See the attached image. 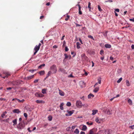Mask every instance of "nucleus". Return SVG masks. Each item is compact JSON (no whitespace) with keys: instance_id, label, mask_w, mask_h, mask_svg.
Instances as JSON below:
<instances>
[{"instance_id":"32","label":"nucleus","mask_w":134,"mask_h":134,"mask_svg":"<svg viewBox=\"0 0 134 134\" xmlns=\"http://www.w3.org/2000/svg\"><path fill=\"white\" fill-rule=\"evenodd\" d=\"M64 55L65 57V58L63 60V62H64L65 59H67L68 58V56L67 55V54L66 53L64 54Z\"/></svg>"},{"instance_id":"5","label":"nucleus","mask_w":134,"mask_h":134,"mask_svg":"<svg viewBox=\"0 0 134 134\" xmlns=\"http://www.w3.org/2000/svg\"><path fill=\"white\" fill-rule=\"evenodd\" d=\"M35 96L37 97H42L44 96V95L42 93H36L35 94Z\"/></svg>"},{"instance_id":"46","label":"nucleus","mask_w":134,"mask_h":134,"mask_svg":"<svg viewBox=\"0 0 134 134\" xmlns=\"http://www.w3.org/2000/svg\"><path fill=\"white\" fill-rule=\"evenodd\" d=\"M129 127L132 129H134V125L129 126Z\"/></svg>"},{"instance_id":"41","label":"nucleus","mask_w":134,"mask_h":134,"mask_svg":"<svg viewBox=\"0 0 134 134\" xmlns=\"http://www.w3.org/2000/svg\"><path fill=\"white\" fill-rule=\"evenodd\" d=\"M122 77L120 78L117 81V82L118 83H120L122 80Z\"/></svg>"},{"instance_id":"4","label":"nucleus","mask_w":134,"mask_h":134,"mask_svg":"<svg viewBox=\"0 0 134 134\" xmlns=\"http://www.w3.org/2000/svg\"><path fill=\"white\" fill-rule=\"evenodd\" d=\"M25 126L24 125L21 123H19L17 126V127L19 131L21 130Z\"/></svg>"},{"instance_id":"20","label":"nucleus","mask_w":134,"mask_h":134,"mask_svg":"<svg viewBox=\"0 0 134 134\" xmlns=\"http://www.w3.org/2000/svg\"><path fill=\"white\" fill-rule=\"evenodd\" d=\"M64 105V103H61L59 106L60 109L62 110H63V105Z\"/></svg>"},{"instance_id":"50","label":"nucleus","mask_w":134,"mask_h":134,"mask_svg":"<svg viewBox=\"0 0 134 134\" xmlns=\"http://www.w3.org/2000/svg\"><path fill=\"white\" fill-rule=\"evenodd\" d=\"M129 20L131 21L134 22V18H133L132 19H129Z\"/></svg>"},{"instance_id":"38","label":"nucleus","mask_w":134,"mask_h":134,"mask_svg":"<svg viewBox=\"0 0 134 134\" xmlns=\"http://www.w3.org/2000/svg\"><path fill=\"white\" fill-rule=\"evenodd\" d=\"M59 71L63 72L65 70L63 69L59 68Z\"/></svg>"},{"instance_id":"56","label":"nucleus","mask_w":134,"mask_h":134,"mask_svg":"<svg viewBox=\"0 0 134 134\" xmlns=\"http://www.w3.org/2000/svg\"><path fill=\"white\" fill-rule=\"evenodd\" d=\"M36 70H30L29 71L31 72L32 73H33L35 71H36Z\"/></svg>"},{"instance_id":"17","label":"nucleus","mask_w":134,"mask_h":134,"mask_svg":"<svg viewBox=\"0 0 134 134\" xmlns=\"http://www.w3.org/2000/svg\"><path fill=\"white\" fill-rule=\"evenodd\" d=\"M105 47L106 48H110L111 47V45L109 44H105Z\"/></svg>"},{"instance_id":"45","label":"nucleus","mask_w":134,"mask_h":134,"mask_svg":"<svg viewBox=\"0 0 134 134\" xmlns=\"http://www.w3.org/2000/svg\"><path fill=\"white\" fill-rule=\"evenodd\" d=\"M71 54L72 55L74 54V55L72 56L73 57H74L76 55V54H74V52H72L71 53Z\"/></svg>"},{"instance_id":"24","label":"nucleus","mask_w":134,"mask_h":134,"mask_svg":"<svg viewBox=\"0 0 134 134\" xmlns=\"http://www.w3.org/2000/svg\"><path fill=\"white\" fill-rule=\"evenodd\" d=\"M99 90V87H96L93 90V91L95 93H96Z\"/></svg>"},{"instance_id":"53","label":"nucleus","mask_w":134,"mask_h":134,"mask_svg":"<svg viewBox=\"0 0 134 134\" xmlns=\"http://www.w3.org/2000/svg\"><path fill=\"white\" fill-rule=\"evenodd\" d=\"M5 100H6V99H5V98H0V100H1L5 101Z\"/></svg>"},{"instance_id":"36","label":"nucleus","mask_w":134,"mask_h":134,"mask_svg":"<svg viewBox=\"0 0 134 134\" xmlns=\"http://www.w3.org/2000/svg\"><path fill=\"white\" fill-rule=\"evenodd\" d=\"M66 105L68 107L70 106L71 105V104L70 102H68L67 103Z\"/></svg>"},{"instance_id":"28","label":"nucleus","mask_w":134,"mask_h":134,"mask_svg":"<svg viewBox=\"0 0 134 134\" xmlns=\"http://www.w3.org/2000/svg\"><path fill=\"white\" fill-rule=\"evenodd\" d=\"M88 8H89V10L90 11H91V3L90 2L88 3Z\"/></svg>"},{"instance_id":"22","label":"nucleus","mask_w":134,"mask_h":134,"mask_svg":"<svg viewBox=\"0 0 134 134\" xmlns=\"http://www.w3.org/2000/svg\"><path fill=\"white\" fill-rule=\"evenodd\" d=\"M17 119H15L14 120H13L12 122L13 123V125L14 126L17 124Z\"/></svg>"},{"instance_id":"18","label":"nucleus","mask_w":134,"mask_h":134,"mask_svg":"<svg viewBox=\"0 0 134 134\" xmlns=\"http://www.w3.org/2000/svg\"><path fill=\"white\" fill-rule=\"evenodd\" d=\"M76 47L78 49L80 48L81 47L80 46L81 45L80 44L79 42H77L76 43Z\"/></svg>"},{"instance_id":"33","label":"nucleus","mask_w":134,"mask_h":134,"mask_svg":"<svg viewBox=\"0 0 134 134\" xmlns=\"http://www.w3.org/2000/svg\"><path fill=\"white\" fill-rule=\"evenodd\" d=\"M126 82L127 86H129L130 85V84L129 82V81L128 80H126Z\"/></svg>"},{"instance_id":"30","label":"nucleus","mask_w":134,"mask_h":134,"mask_svg":"<svg viewBox=\"0 0 134 134\" xmlns=\"http://www.w3.org/2000/svg\"><path fill=\"white\" fill-rule=\"evenodd\" d=\"M16 99L19 102H23L24 101V99H22L21 100H20L18 99Z\"/></svg>"},{"instance_id":"54","label":"nucleus","mask_w":134,"mask_h":134,"mask_svg":"<svg viewBox=\"0 0 134 134\" xmlns=\"http://www.w3.org/2000/svg\"><path fill=\"white\" fill-rule=\"evenodd\" d=\"M38 80H39L38 79L35 80L34 81V83H36L37 82H38Z\"/></svg>"},{"instance_id":"21","label":"nucleus","mask_w":134,"mask_h":134,"mask_svg":"<svg viewBox=\"0 0 134 134\" xmlns=\"http://www.w3.org/2000/svg\"><path fill=\"white\" fill-rule=\"evenodd\" d=\"M95 121L97 123H100V121L98 119V117H97L96 118L95 120Z\"/></svg>"},{"instance_id":"11","label":"nucleus","mask_w":134,"mask_h":134,"mask_svg":"<svg viewBox=\"0 0 134 134\" xmlns=\"http://www.w3.org/2000/svg\"><path fill=\"white\" fill-rule=\"evenodd\" d=\"M13 112L14 113H16L17 114H19L20 112L19 109H15L13 110Z\"/></svg>"},{"instance_id":"64","label":"nucleus","mask_w":134,"mask_h":134,"mask_svg":"<svg viewBox=\"0 0 134 134\" xmlns=\"http://www.w3.org/2000/svg\"><path fill=\"white\" fill-rule=\"evenodd\" d=\"M80 134H85V133L83 131H81L80 132Z\"/></svg>"},{"instance_id":"62","label":"nucleus","mask_w":134,"mask_h":134,"mask_svg":"<svg viewBox=\"0 0 134 134\" xmlns=\"http://www.w3.org/2000/svg\"><path fill=\"white\" fill-rule=\"evenodd\" d=\"M57 46L56 45H55L53 46V48H57Z\"/></svg>"},{"instance_id":"48","label":"nucleus","mask_w":134,"mask_h":134,"mask_svg":"<svg viewBox=\"0 0 134 134\" xmlns=\"http://www.w3.org/2000/svg\"><path fill=\"white\" fill-rule=\"evenodd\" d=\"M24 115L25 118H26L27 117V113H24Z\"/></svg>"},{"instance_id":"49","label":"nucleus","mask_w":134,"mask_h":134,"mask_svg":"<svg viewBox=\"0 0 134 134\" xmlns=\"http://www.w3.org/2000/svg\"><path fill=\"white\" fill-rule=\"evenodd\" d=\"M5 115L3 113V114L1 115V116L2 118H4V116H5Z\"/></svg>"},{"instance_id":"12","label":"nucleus","mask_w":134,"mask_h":134,"mask_svg":"<svg viewBox=\"0 0 134 134\" xmlns=\"http://www.w3.org/2000/svg\"><path fill=\"white\" fill-rule=\"evenodd\" d=\"M36 102L37 103H44L45 102L42 100H37L36 101Z\"/></svg>"},{"instance_id":"7","label":"nucleus","mask_w":134,"mask_h":134,"mask_svg":"<svg viewBox=\"0 0 134 134\" xmlns=\"http://www.w3.org/2000/svg\"><path fill=\"white\" fill-rule=\"evenodd\" d=\"M67 112L68 113V114H66V116H70L73 114L74 113V111L73 110L70 111H68Z\"/></svg>"},{"instance_id":"60","label":"nucleus","mask_w":134,"mask_h":134,"mask_svg":"<svg viewBox=\"0 0 134 134\" xmlns=\"http://www.w3.org/2000/svg\"><path fill=\"white\" fill-rule=\"evenodd\" d=\"M13 87H9L7 88V89L8 90H10Z\"/></svg>"},{"instance_id":"1","label":"nucleus","mask_w":134,"mask_h":134,"mask_svg":"<svg viewBox=\"0 0 134 134\" xmlns=\"http://www.w3.org/2000/svg\"><path fill=\"white\" fill-rule=\"evenodd\" d=\"M41 45V44L40 43H39L38 45H36L34 49V50L35 51V52L33 54V55H35L38 51L39 50Z\"/></svg>"},{"instance_id":"3","label":"nucleus","mask_w":134,"mask_h":134,"mask_svg":"<svg viewBox=\"0 0 134 134\" xmlns=\"http://www.w3.org/2000/svg\"><path fill=\"white\" fill-rule=\"evenodd\" d=\"M76 106L79 108H81L83 106L82 102L79 100H77L76 102Z\"/></svg>"},{"instance_id":"6","label":"nucleus","mask_w":134,"mask_h":134,"mask_svg":"<svg viewBox=\"0 0 134 134\" xmlns=\"http://www.w3.org/2000/svg\"><path fill=\"white\" fill-rule=\"evenodd\" d=\"M81 57L82 60H87L88 59L87 57L86 56L85 54H83L81 55Z\"/></svg>"},{"instance_id":"59","label":"nucleus","mask_w":134,"mask_h":134,"mask_svg":"<svg viewBox=\"0 0 134 134\" xmlns=\"http://www.w3.org/2000/svg\"><path fill=\"white\" fill-rule=\"evenodd\" d=\"M119 9H115V11L117 12H119Z\"/></svg>"},{"instance_id":"35","label":"nucleus","mask_w":134,"mask_h":134,"mask_svg":"<svg viewBox=\"0 0 134 134\" xmlns=\"http://www.w3.org/2000/svg\"><path fill=\"white\" fill-rule=\"evenodd\" d=\"M45 66V64H41L38 67V69L41 68L42 67L44 66Z\"/></svg>"},{"instance_id":"9","label":"nucleus","mask_w":134,"mask_h":134,"mask_svg":"<svg viewBox=\"0 0 134 134\" xmlns=\"http://www.w3.org/2000/svg\"><path fill=\"white\" fill-rule=\"evenodd\" d=\"M4 74H5L6 75V76H5L2 77L1 76V75H0V76H1L2 77L4 78H5V77H8V76L9 75H10L9 73L8 72H4Z\"/></svg>"},{"instance_id":"40","label":"nucleus","mask_w":134,"mask_h":134,"mask_svg":"<svg viewBox=\"0 0 134 134\" xmlns=\"http://www.w3.org/2000/svg\"><path fill=\"white\" fill-rule=\"evenodd\" d=\"M70 16L68 15H66V17L65 18V20L67 21L69 18Z\"/></svg>"},{"instance_id":"23","label":"nucleus","mask_w":134,"mask_h":134,"mask_svg":"<svg viewBox=\"0 0 134 134\" xmlns=\"http://www.w3.org/2000/svg\"><path fill=\"white\" fill-rule=\"evenodd\" d=\"M87 129L86 126L85 125H83L82 128V130L85 131Z\"/></svg>"},{"instance_id":"57","label":"nucleus","mask_w":134,"mask_h":134,"mask_svg":"<svg viewBox=\"0 0 134 134\" xmlns=\"http://www.w3.org/2000/svg\"><path fill=\"white\" fill-rule=\"evenodd\" d=\"M79 41H80V42L82 44H83V42H82V41L81 40V39L80 38H79Z\"/></svg>"},{"instance_id":"58","label":"nucleus","mask_w":134,"mask_h":134,"mask_svg":"<svg viewBox=\"0 0 134 134\" xmlns=\"http://www.w3.org/2000/svg\"><path fill=\"white\" fill-rule=\"evenodd\" d=\"M27 130L28 131L30 132H31L32 131L31 130H30V127H28L27 128Z\"/></svg>"},{"instance_id":"51","label":"nucleus","mask_w":134,"mask_h":134,"mask_svg":"<svg viewBox=\"0 0 134 134\" xmlns=\"http://www.w3.org/2000/svg\"><path fill=\"white\" fill-rule=\"evenodd\" d=\"M74 76L72 75V74H71L68 76V77H73Z\"/></svg>"},{"instance_id":"16","label":"nucleus","mask_w":134,"mask_h":134,"mask_svg":"<svg viewBox=\"0 0 134 134\" xmlns=\"http://www.w3.org/2000/svg\"><path fill=\"white\" fill-rule=\"evenodd\" d=\"M98 111L97 110H92V114L93 115H95L98 112Z\"/></svg>"},{"instance_id":"2","label":"nucleus","mask_w":134,"mask_h":134,"mask_svg":"<svg viewBox=\"0 0 134 134\" xmlns=\"http://www.w3.org/2000/svg\"><path fill=\"white\" fill-rule=\"evenodd\" d=\"M50 70L53 71V73H56L57 72V68L56 65L55 64L51 66Z\"/></svg>"},{"instance_id":"55","label":"nucleus","mask_w":134,"mask_h":134,"mask_svg":"<svg viewBox=\"0 0 134 134\" xmlns=\"http://www.w3.org/2000/svg\"><path fill=\"white\" fill-rule=\"evenodd\" d=\"M75 24H76V27L80 26H82V25H81L79 24H78L77 23H75Z\"/></svg>"},{"instance_id":"19","label":"nucleus","mask_w":134,"mask_h":134,"mask_svg":"<svg viewBox=\"0 0 134 134\" xmlns=\"http://www.w3.org/2000/svg\"><path fill=\"white\" fill-rule=\"evenodd\" d=\"M40 75H43L45 74V71H40L38 73Z\"/></svg>"},{"instance_id":"34","label":"nucleus","mask_w":134,"mask_h":134,"mask_svg":"<svg viewBox=\"0 0 134 134\" xmlns=\"http://www.w3.org/2000/svg\"><path fill=\"white\" fill-rule=\"evenodd\" d=\"M42 93L44 94L46 93V90L45 89H42Z\"/></svg>"},{"instance_id":"63","label":"nucleus","mask_w":134,"mask_h":134,"mask_svg":"<svg viewBox=\"0 0 134 134\" xmlns=\"http://www.w3.org/2000/svg\"><path fill=\"white\" fill-rule=\"evenodd\" d=\"M131 48H132V49H134V45H133V44L131 46Z\"/></svg>"},{"instance_id":"15","label":"nucleus","mask_w":134,"mask_h":134,"mask_svg":"<svg viewBox=\"0 0 134 134\" xmlns=\"http://www.w3.org/2000/svg\"><path fill=\"white\" fill-rule=\"evenodd\" d=\"M77 6H78L79 8V14L80 15H81L82 14V12L81 11V7L79 4H78Z\"/></svg>"},{"instance_id":"61","label":"nucleus","mask_w":134,"mask_h":134,"mask_svg":"<svg viewBox=\"0 0 134 134\" xmlns=\"http://www.w3.org/2000/svg\"><path fill=\"white\" fill-rule=\"evenodd\" d=\"M50 5V3L49 2H47L46 4V5L47 6H49Z\"/></svg>"},{"instance_id":"10","label":"nucleus","mask_w":134,"mask_h":134,"mask_svg":"<svg viewBox=\"0 0 134 134\" xmlns=\"http://www.w3.org/2000/svg\"><path fill=\"white\" fill-rule=\"evenodd\" d=\"M34 76V75H32L30 76H28L26 77H25L24 79L26 80H29L32 78Z\"/></svg>"},{"instance_id":"52","label":"nucleus","mask_w":134,"mask_h":134,"mask_svg":"<svg viewBox=\"0 0 134 134\" xmlns=\"http://www.w3.org/2000/svg\"><path fill=\"white\" fill-rule=\"evenodd\" d=\"M66 44V42L65 41H63V46H64Z\"/></svg>"},{"instance_id":"8","label":"nucleus","mask_w":134,"mask_h":134,"mask_svg":"<svg viewBox=\"0 0 134 134\" xmlns=\"http://www.w3.org/2000/svg\"><path fill=\"white\" fill-rule=\"evenodd\" d=\"M98 82L96 83V84L94 85V87H95L98 84H100L101 83V78L100 77L98 79Z\"/></svg>"},{"instance_id":"39","label":"nucleus","mask_w":134,"mask_h":134,"mask_svg":"<svg viewBox=\"0 0 134 134\" xmlns=\"http://www.w3.org/2000/svg\"><path fill=\"white\" fill-rule=\"evenodd\" d=\"M88 38H91V39H92L93 40H94V38L91 35H88Z\"/></svg>"},{"instance_id":"27","label":"nucleus","mask_w":134,"mask_h":134,"mask_svg":"<svg viewBox=\"0 0 134 134\" xmlns=\"http://www.w3.org/2000/svg\"><path fill=\"white\" fill-rule=\"evenodd\" d=\"M52 72L51 71H49L48 72L46 76V78H47L48 77H49L51 74Z\"/></svg>"},{"instance_id":"31","label":"nucleus","mask_w":134,"mask_h":134,"mask_svg":"<svg viewBox=\"0 0 134 134\" xmlns=\"http://www.w3.org/2000/svg\"><path fill=\"white\" fill-rule=\"evenodd\" d=\"M48 120L49 121H51L52 120V116H51V115H50V116H49L48 117Z\"/></svg>"},{"instance_id":"25","label":"nucleus","mask_w":134,"mask_h":134,"mask_svg":"<svg viewBox=\"0 0 134 134\" xmlns=\"http://www.w3.org/2000/svg\"><path fill=\"white\" fill-rule=\"evenodd\" d=\"M128 102L129 104L130 105H132V101L130 99H128Z\"/></svg>"},{"instance_id":"14","label":"nucleus","mask_w":134,"mask_h":134,"mask_svg":"<svg viewBox=\"0 0 134 134\" xmlns=\"http://www.w3.org/2000/svg\"><path fill=\"white\" fill-rule=\"evenodd\" d=\"M59 95L62 96H63L64 95V93L62 91L60 90H59Z\"/></svg>"},{"instance_id":"43","label":"nucleus","mask_w":134,"mask_h":134,"mask_svg":"<svg viewBox=\"0 0 134 134\" xmlns=\"http://www.w3.org/2000/svg\"><path fill=\"white\" fill-rule=\"evenodd\" d=\"M71 129V127H67L66 129V130L67 131H70V130Z\"/></svg>"},{"instance_id":"44","label":"nucleus","mask_w":134,"mask_h":134,"mask_svg":"<svg viewBox=\"0 0 134 134\" xmlns=\"http://www.w3.org/2000/svg\"><path fill=\"white\" fill-rule=\"evenodd\" d=\"M104 52V51L103 49H101L100 51V54L101 55H102V54H103Z\"/></svg>"},{"instance_id":"13","label":"nucleus","mask_w":134,"mask_h":134,"mask_svg":"<svg viewBox=\"0 0 134 134\" xmlns=\"http://www.w3.org/2000/svg\"><path fill=\"white\" fill-rule=\"evenodd\" d=\"M12 84L13 85H18L19 83L17 81H14L12 82Z\"/></svg>"},{"instance_id":"29","label":"nucleus","mask_w":134,"mask_h":134,"mask_svg":"<svg viewBox=\"0 0 134 134\" xmlns=\"http://www.w3.org/2000/svg\"><path fill=\"white\" fill-rule=\"evenodd\" d=\"M94 96L93 94L91 93H90L88 95V98H90L91 97H94Z\"/></svg>"},{"instance_id":"47","label":"nucleus","mask_w":134,"mask_h":134,"mask_svg":"<svg viewBox=\"0 0 134 134\" xmlns=\"http://www.w3.org/2000/svg\"><path fill=\"white\" fill-rule=\"evenodd\" d=\"M69 50V49L66 46L65 47V51H66V52H67V51H68Z\"/></svg>"},{"instance_id":"42","label":"nucleus","mask_w":134,"mask_h":134,"mask_svg":"<svg viewBox=\"0 0 134 134\" xmlns=\"http://www.w3.org/2000/svg\"><path fill=\"white\" fill-rule=\"evenodd\" d=\"M86 124L88 125H92L93 124V123L92 122L90 123L89 122H86Z\"/></svg>"},{"instance_id":"37","label":"nucleus","mask_w":134,"mask_h":134,"mask_svg":"<svg viewBox=\"0 0 134 134\" xmlns=\"http://www.w3.org/2000/svg\"><path fill=\"white\" fill-rule=\"evenodd\" d=\"M98 10L100 12H101L102 11V9H101L100 6L99 5L98 6Z\"/></svg>"},{"instance_id":"26","label":"nucleus","mask_w":134,"mask_h":134,"mask_svg":"<svg viewBox=\"0 0 134 134\" xmlns=\"http://www.w3.org/2000/svg\"><path fill=\"white\" fill-rule=\"evenodd\" d=\"M79 130L77 129H75V130L74 131V133L75 134H78L79 133Z\"/></svg>"}]
</instances>
